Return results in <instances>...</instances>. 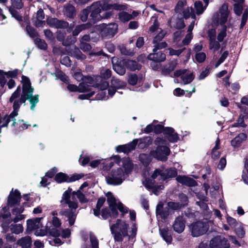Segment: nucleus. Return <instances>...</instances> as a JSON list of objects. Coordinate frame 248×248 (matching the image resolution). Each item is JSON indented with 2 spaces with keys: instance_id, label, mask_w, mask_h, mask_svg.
I'll return each mask as SVG.
<instances>
[{
  "instance_id": "44",
  "label": "nucleus",
  "mask_w": 248,
  "mask_h": 248,
  "mask_svg": "<svg viewBox=\"0 0 248 248\" xmlns=\"http://www.w3.org/2000/svg\"><path fill=\"white\" fill-rule=\"evenodd\" d=\"M26 31L29 36L32 38H34L38 36V33L36 30L30 25H28L26 26Z\"/></svg>"
},
{
  "instance_id": "59",
  "label": "nucleus",
  "mask_w": 248,
  "mask_h": 248,
  "mask_svg": "<svg viewBox=\"0 0 248 248\" xmlns=\"http://www.w3.org/2000/svg\"><path fill=\"white\" fill-rule=\"evenodd\" d=\"M174 67L173 65H170L168 67L163 68L161 71L162 75L164 76L170 75L174 70Z\"/></svg>"
},
{
  "instance_id": "50",
  "label": "nucleus",
  "mask_w": 248,
  "mask_h": 248,
  "mask_svg": "<svg viewBox=\"0 0 248 248\" xmlns=\"http://www.w3.org/2000/svg\"><path fill=\"white\" fill-rule=\"evenodd\" d=\"M206 58V54L204 52L197 53L195 55V59L198 63H202Z\"/></svg>"
},
{
  "instance_id": "37",
  "label": "nucleus",
  "mask_w": 248,
  "mask_h": 248,
  "mask_svg": "<svg viewBox=\"0 0 248 248\" xmlns=\"http://www.w3.org/2000/svg\"><path fill=\"white\" fill-rule=\"evenodd\" d=\"M56 76L60 78L61 80L66 84H68L69 79L68 77L61 70H58L56 71Z\"/></svg>"
},
{
  "instance_id": "22",
  "label": "nucleus",
  "mask_w": 248,
  "mask_h": 248,
  "mask_svg": "<svg viewBox=\"0 0 248 248\" xmlns=\"http://www.w3.org/2000/svg\"><path fill=\"white\" fill-rule=\"evenodd\" d=\"M157 216H159L163 219L166 218L169 215V209L168 208H164L163 204L159 203L156 208Z\"/></svg>"
},
{
  "instance_id": "42",
  "label": "nucleus",
  "mask_w": 248,
  "mask_h": 248,
  "mask_svg": "<svg viewBox=\"0 0 248 248\" xmlns=\"http://www.w3.org/2000/svg\"><path fill=\"white\" fill-rule=\"evenodd\" d=\"M139 159L140 161L145 166L148 165L151 161L152 159L151 157L146 154H141L139 156Z\"/></svg>"
},
{
  "instance_id": "57",
  "label": "nucleus",
  "mask_w": 248,
  "mask_h": 248,
  "mask_svg": "<svg viewBox=\"0 0 248 248\" xmlns=\"http://www.w3.org/2000/svg\"><path fill=\"white\" fill-rule=\"evenodd\" d=\"M165 36V33L161 30L154 38L153 39V44L158 43L160 42Z\"/></svg>"
},
{
  "instance_id": "5",
  "label": "nucleus",
  "mask_w": 248,
  "mask_h": 248,
  "mask_svg": "<svg viewBox=\"0 0 248 248\" xmlns=\"http://www.w3.org/2000/svg\"><path fill=\"white\" fill-rule=\"evenodd\" d=\"M107 197V202L111 210L112 216L116 217L118 215L117 209H119L122 213L124 214L127 212V209L124 205L121 203H117L116 199L112 193L110 192L106 194Z\"/></svg>"
},
{
  "instance_id": "47",
  "label": "nucleus",
  "mask_w": 248,
  "mask_h": 248,
  "mask_svg": "<svg viewBox=\"0 0 248 248\" xmlns=\"http://www.w3.org/2000/svg\"><path fill=\"white\" fill-rule=\"evenodd\" d=\"M227 26L226 25H224L223 26L222 30L218 33L217 39L219 42H221L223 41L224 38L227 35Z\"/></svg>"
},
{
  "instance_id": "21",
  "label": "nucleus",
  "mask_w": 248,
  "mask_h": 248,
  "mask_svg": "<svg viewBox=\"0 0 248 248\" xmlns=\"http://www.w3.org/2000/svg\"><path fill=\"white\" fill-rule=\"evenodd\" d=\"M124 62L126 68L131 71L140 70L142 67V65L136 61L125 59Z\"/></svg>"
},
{
  "instance_id": "51",
  "label": "nucleus",
  "mask_w": 248,
  "mask_h": 248,
  "mask_svg": "<svg viewBox=\"0 0 248 248\" xmlns=\"http://www.w3.org/2000/svg\"><path fill=\"white\" fill-rule=\"evenodd\" d=\"M9 10L13 17H15L18 21H22V16L19 14L18 11L12 8H10Z\"/></svg>"
},
{
  "instance_id": "11",
  "label": "nucleus",
  "mask_w": 248,
  "mask_h": 248,
  "mask_svg": "<svg viewBox=\"0 0 248 248\" xmlns=\"http://www.w3.org/2000/svg\"><path fill=\"white\" fill-rule=\"evenodd\" d=\"M170 154L169 148L166 146H158L155 151H151L150 155L157 160L166 161Z\"/></svg>"
},
{
  "instance_id": "25",
  "label": "nucleus",
  "mask_w": 248,
  "mask_h": 248,
  "mask_svg": "<svg viewBox=\"0 0 248 248\" xmlns=\"http://www.w3.org/2000/svg\"><path fill=\"white\" fill-rule=\"evenodd\" d=\"M142 79V75L139 78L136 74L131 73L128 76L127 82L130 85L135 86L138 83H140Z\"/></svg>"
},
{
  "instance_id": "40",
  "label": "nucleus",
  "mask_w": 248,
  "mask_h": 248,
  "mask_svg": "<svg viewBox=\"0 0 248 248\" xmlns=\"http://www.w3.org/2000/svg\"><path fill=\"white\" fill-rule=\"evenodd\" d=\"M194 6L196 9V13L198 15L202 14L205 9V8L203 7V4L201 1H196L194 3Z\"/></svg>"
},
{
  "instance_id": "27",
  "label": "nucleus",
  "mask_w": 248,
  "mask_h": 248,
  "mask_svg": "<svg viewBox=\"0 0 248 248\" xmlns=\"http://www.w3.org/2000/svg\"><path fill=\"white\" fill-rule=\"evenodd\" d=\"M177 175V171L175 169H169L162 170L161 174V180H165L168 178L173 177Z\"/></svg>"
},
{
  "instance_id": "1",
  "label": "nucleus",
  "mask_w": 248,
  "mask_h": 248,
  "mask_svg": "<svg viewBox=\"0 0 248 248\" xmlns=\"http://www.w3.org/2000/svg\"><path fill=\"white\" fill-rule=\"evenodd\" d=\"M158 120H154L152 123L141 129V133L145 134L153 133L155 135L162 134L165 138L157 137L155 140H180V135L175 131L173 128L164 126L163 122H160V124H158Z\"/></svg>"
},
{
  "instance_id": "30",
  "label": "nucleus",
  "mask_w": 248,
  "mask_h": 248,
  "mask_svg": "<svg viewBox=\"0 0 248 248\" xmlns=\"http://www.w3.org/2000/svg\"><path fill=\"white\" fill-rule=\"evenodd\" d=\"M118 16L120 20L123 22H127L133 18L132 15L124 11L120 12L118 14Z\"/></svg>"
},
{
  "instance_id": "43",
  "label": "nucleus",
  "mask_w": 248,
  "mask_h": 248,
  "mask_svg": "<svg viewBox=\"0 0 248 248\" xmlns=\"http://www.w3.org/2000/svg\"><path fill=\"white\" fill-rule=\"evenodd\" d=\"M235 232L238 236L240 238H243L244 237L245 234V231L244 229V227L243 225L239 223L237 226L234 228Z\"/></svg>"
},
{
  "instance_id": "53",
  "label": "nucleus",
  "mask_w": 248,
  "mask_h": 248,
  "mask_svg": "<svg viewBox=\"0 0 248 248\" xmlns=\"http://www.w3.org/2000/svg\"><path fill=\"white\" fill-rule=\"evenodd\" d=\"M191 12L192 13V14H191V13L189 12V10L188 8H187L186 9L183 11V17L186 19H188L190 17V16H191L192 18H195V15L194 13V10L191 7Z\"/></svg>"
},
{
  "instance_id": "29",
  "label": "nucleus",
  "mask_w": 248,
  "mask_h": 248,
  "mask_svg": "<svg viewBox=\"0 0 248 248\" xmlns=\"http://www.w3.org/2000/svg\"><path fill=\"white\" fill-rule=\"evenodd\" d=\"M111 85L116 89H123L126 86L125 82L121 80L118 78H115L114 77H112L111 79Z\"/></svg>"
},
{
  "instance_id": "38",
  "label": "nucleus",
  "mask_w": 248,
  "mask_h": 248,
  "mask_svg": "<svg viewBox=\"0 0 248 248\" xmlns=\"http://www.w3.org/2000/svg\"><path fill=\"white\" fill-rule=\"evenodd\" d=\"M90 12L91 10H90V6H88L86 8L83 9L80 13V18L81 20L83 22L86 21Z\"/></svg>"
},
{
  "instance_id": "7",
  "label": "nucleus",
  "mask_w": 248,
  "mask_h": 248,
  "mask_svg": "<svg viewBox=\"0 0 248 248\" xmlns=\"http://www.w3.org/2000/svg\"><path fill=\"white\" fill-rule=\"evenodd\" d=\"M111 76V71L107 69L102 70L100 75L95 76L96 84L94 85L96 88L102 90H106L109 86V83L106 81Z\"/></svg>"
},
{
  "instance_id": "10",
  "label": "nucleus",
  "mask_w": 248,
  "mask_h": 248,
  "mask_svg": "<svg viewBox=\"0 0 248 248\" xmlns=\"http://www.w3.org/2000/svg\"><path fill=\"white\" fill-rule=\"evenodd\" d=\"M100 7V6H98L95 2H93L90 6V10H91L89 18V23L90 24H95L102 19V16L100 15L101 10L99 8Z\"/></svg>"
},
{
  "instance_id": "20",
  "label": "nucleus",
  "mask_w": 248,
  "mask_h": 248,
  "mask_svg": "<svg viewBox=\"0 0 248 248\" xmlns=\"http://www.w3.org/2000/svg\"><path fill=\"white\" fill-rule=\"evenodd\" d=\"M148 60L152 61L162 62L166 60V55L161 51L154 52L148 55Z\"/></svg>"
},
{
  "instance_id": "28",
  "label": "nucleus",
  "mask_w": 248,
  "mask_h": 248,
  "mask_svg": "<svg viewBox=\"0 0 248 248\" xmlns=\"http://www.w3.org/2000/svg\"><path fill=\"white\" fill-rule=\"evenodd\" d=\"M161 236L168 243H170L172 241V237L169 229L167 228H160L159 229Z\"/></svg>"
},
{
  "instance_id": "8",
  "label": "nucleus",
  "mask_w": 248,
  "mask_h": 248,
  "mask_svg": "<svg viewBox=\"0 0 248 248\" xmlns=\"http://www.w3.org/2000/svg\"><path fill=\"white\" fill-rule=\"evenodd\" d=\"M124 172L121 168L112 170L110 176L106 177L107 183L110 185L121 184L124 180Z\"/></svg>"
},
{
  "instance_id": "9",
  "label": "nucleus",
  "mask_w": 248,
  "mask_h": 248,
  "mask_svg": "<svg viewBox=\"0 0 248 248\" xmlns=\"http://www.w3.org/2000/svg\"><path fill=\"white\" fill-rule=\"evenodd\" d=\"M208 226L205 222L198 221L189 226V229L193 237H198L205 234L208 230Z\"/></svg>"
},
{
  "instance_id": "60",
  "label": "nucleus",
  "mask_w": 248,
  "mask_h": 248,
  "mask_svg": "<svg viewBox=\"0 0 248 248\" xmlns=\"http://www.w3.org/2000/svg\"><path fill=\"white\" fill-rule=\"evenodd\" d=\"M155 46V48L153 49V52H156L157 50L166 48L168 45L166 42H163L161 43L158 42L156 43Z\"/></svg>"
},
{
  "instance_id": "64",
  "label": "nucleus",
  "mask_w": 248,
  "mask_h": 248,
  "mask_svg": "<svg viewBox=\"0 0 248 248\" xmlns=\"http://www.w3.org/2000/svg\"><path fill=\"white\" fill-rule=\"evenodd\" d=\"M13 7L17 9H21L23 6L22 0H11Z\"/></svg>"
},
{
  "instance_id": "54",
  "label": "nucleus",
  "mask_w": 248,
  "mask_h": 248,
  "mask_svg": "<svg viewBox=\"0 0 248 248\" xmlns=\"http://www.w3.org/2000/svg\"><path fill=\"white\" fill-rule=\"evenodd\" d=\"M243 10V6L240 3H235L233 5V11L237 16H240L242 13Z\"/></svg>"
},
{
  "instance_id": "33",
  "label": "nucleus",
  "mask_w": 248,
  "mask_h": 248,
  "mask_svg": "<svg viewBox=\"0 0 248 248\" xmlns=\"http://www.w3.org/2000/svg\"><path fill=\"white\" fill-rule=\"evenodd\" d=\"M12 232L16 234H19L23 231V227L20 224H12L10 226Z\"/></svg>"
},
{
  "instance_id": "58",
  "label": "nucleus",
  "mask_w": 248,
  "mask_h": 248,
  "mask_svg": "<svg viewBox=\"0 0 248 248\" xmlns=\"http://www.w3.org/2000/svg\"><path fill=\"white\" fill-rule=\"evenodd\" d=\"M186 26L183 18H178L175 23V28L178 30H182Z\"/></svg>"
},
{
  "instance_id": "12",
  "label": "nucleus",
  "mask_w": 248,
  "mask_h": 248,
  "mask_svg": "<svg viewBox=\"0 0 248 248\" xmlns=\"http://www.w3.org/2000/svg\"><path fill=\"white\" fill-rule=\"evenodd\" d=\"M46 23L50 27L57 29H66L69 23L63 19H59L56 17H49L46 19Z\"/></svg>"
},
{
  "instance_id": "2",
  "label": "nucleus",
  "mask_w": 248,
  "mask_h": 248,
  "mask_svg": "<svg viewBox=\"0 0 248 248\" xmlns=\"http://www.w3.org/2000/svg\"><path fill=\"white\" fill-rule=\"evenodd\" d=\"M128 224L120 219H117L116 224L110 227L111 233L114 234V239L117 241H122L123 238L128 236V239L134 238L136 234L137 229L135 227L132 228L131 234L128 235L127 228Z\"/></svg>"
},
{
  "instance_id": "24",
  "label": "nucleus",
  "mask_w": 248,
  "mask_h": 248,
  "mask_svg": "<svg viewBox=\"0 0 248 248\" xmlns=\"http://www.w3.org/2000/svg\"><path fill=\"white\" fill-rule=\"evenodd\" d=\"M176 180L183 185L189 186H194L196 184V182L195 180L186 176H178L176 178Z\"/></svg>"
},
{
  "instance_id": "46",
  "label": "nucleus",
  "mask_w": 248,
  "mask_h": 248,
  "mask_svg": "<svg viewBox=\"0 0 248 248\" xmlns=\"http://www.w3.org/2000/svg\"><path fill=\"white\" fill-rule=\"evenodd\" d=\"M219 140L217 141L216 145L212 150V157L214 159H216L220 156L219 152L217 151L219 148Z\"/></svg>"
},
{
  "instance_id": "26",
  "label": "nucleus",
  "mask_w": 248,
  "mask_h": 248,
  "mask_svg": "<svg viewBox=\"0 0 248 248\" xmlns=\"http://www.w3.org/2000/svg\"><path fill=\"white\" fill-rule=\"evenodd\" d=\"M17 244L22 248H30L31 245V240L30 236L22 237L17 242Z\"/></svg>"
},
{
  "instance_id": "4",
  "label": "nucleus",
  "mask_w": 248,
  "mask_h": 248,
  "mask_svg": "<svg viewBox=\"0 0 248 248\" xmlns=\"http://www.w3.org/2000/svg\"><path fill=\"white\" fill-rule=\"evenodd\" d=\"M22 83V93L19 99L18 100L21 103H25L26 100H29L34 91V88L31 86L30 78L24 75L21 77Z\"/></svg>"
},
{
  "instance_id": "48",
  "label": "nucleus",
  "mask_w": 248,
  "mask_h": 248,
  "mask_svg": "<svg viewBox=\"0 0 248 248\" xmlns=\"http://www.w3.org/2000/svg\"><path fill=\"white\" fill-rule=\"evenodd\" d=\"M18 74V70L16 69L13 71H9L8 72H4L3 71V75L5 77L6 76L7 78H16Z\"/></svg>"
},
{
  "instance_id": "34",
  "label": "nucleus",
  "mask_w": 248,
  "mask_h": 248,
  "mask_svg": "<svg viewBox=\"0 0 248 248\" xmlns=\"http://www.w3.org/2000/svg\"><path fill=\"white\" fill-rule=\"evenodd\" d=\"M34 43L40 49L46 50L47 48V45L45 40L37 37L34 39Z\"/></svg>"
},
{
  "instance_id": "13",
  "label": "nucleus",
  "mask_w": 248,
  "mask_h": 248,
  "mask_svg": "<svg viewBox=\"0 0 248 248\" xmlns=\"http://www.w3.org/2000/svg\"><path fill=\"white\" fill-rule=\"evenodd\" d=\"M125 59L120 60L117 57H114L112 60L113 69L118 74L123 76L126 72Z\"/></svg>"
},
{
  "instance_id": "63",
  "label": "nucleus",
  "mask_w": 248,
  "mask_h": 248,
  "mask_svg": "<svg viewBox=\"0 0 248 248\" xmlns=\"http://www.w3.org/2000/svg\"><path fill=\"white\" fill-rule=\"evenodd\" d=\"M210 68L207 66L204 70L202 71L198 77L199 80H202L208 76L210 72Z\"/></svg>"
},
{
  "instance_id": "19",
  "label": "nucleus",
  "mask_w": 248,
  "mask_h": 248,
  "mask_svg": "<svg viewBox=\"0 0 248 248\" xmlns=\"http://www.w3.org/2000/svg\"><path fill=\"white\" fill-rule=\"evenodd\" d=\"M20 193L17 190H15L14 192H11L9 196L8 200V204L9 206H12L20 202Z\"/></svg>"
},
{
  "instance_id": "14",
  "label": "nucleus",
  "mask_w": 248,
  "mask_h": 248,
  "mask_svg": "<svg viewBox=\"0 0 248 248\" xmlns=\"http://www.w3.org/2000/svg\"><path fill=\"white\" fill-rule=\"evenodd\" d=\"M210 245L212 248H228L229 247L227 241L221 236H217L212 239Z\"/></svg>"
},
{
  "instance_id": "23",
  "label": "nucleus",
  "mask_w": 248,
  "mask_h": 248,
  "mask_svg": "<svg viewBox=\"0 0 248 248\" xmlns=\"http://www.w3.org/2000/svg\"><path fill=\"white\" fill-rule=\"evenodd\" d=\"M122 166L124 170V173L126 174L130 173L134 168V164L128 158H124L122 160Z\"/></svg>"
},
{
  "instance_id": "16",
  "label": "nucleus",
  "mask_w": 248,
  "mask_h": 248,
  "mask_svg": "<svg viewBox=\"0 0 248 248\" xmlns=\"http://www.w3.org/2000/svg\"><path fill=\"white\" fill-rule=\"evenodd\" d=\"M41 219L42 218H35L28 220L27 231H32L41 228L43 227V224L41 222Z\"/></svg>"
},
{
  "instance_id": "32",
  "label": "nucleus",
  "mask_w": 248,
  "mask_h": 248,
  "mask_svg": "<svg viewBox=\"0 0 248 248\" xmlns=\"http://www.w3.org/2000/svg\"><path fill=\"white\" fill-rule=\"evenodd\" d=\"M219 42H218V41H216L215 36H214L213 38L210 37L209 42V49H214V52H216L218 50L220 47V45Z\"/></svg>"
},
{
  "instance_id": "52",
  "label": "nucleus",
  "mask_w": 248,
  "mask_h": 248,
  "mask_svg": "<svg viewBox=\"0 0 248 248\" xmlns=\"http://www.w3.org/2000/svg\"><path fill=\"white\" fill-rule=\"evenodd\" d=\"M83 81L87 84H92L93 86L96 87L94 85L96 83L95 76L93 77L91 76H84Z\"/></svg>"
},
{
  "instance_id": "18",
  "label": "nucleus",
  "mask_w": 248,
  "mask_h": 248,
  "mask_svg": "<svg viewBox=\"0 0 248 248\" xmlns=\"http://www.w3.org/2000/svg\"><path fill=\"white\" fill-rule=\"evenodd\" d=\"M137 144L136 140H133L128 144H124L118 146L116 147V150L118 152H124L128 154L134 150Z\"/></svg>"
},
{
  "instance_id": "56",
  "label": "nucleus",
  "mask_w": 248,
  "mask_h": 248,
  "mask_svg": "<svg viewBox=\"0 0 248 248\" xmlns=\"http://www.w3.org/2000/svg\"><path fill=\"white\" fill-rule=\"evenodd\" d=\"M90 241L92 245L91 248H98V241L95 236L93 235H90ZM85 248H91L86 247Z\"/></svg>"
},
{
  "instance_id": "35",
  "label": "nucleus",
  "mask_w": 248,
  "mask_h": 248,
  "mask_svg": "<svg viewBox=\"0 0 248 248\" xmlns=\"http://www.w3.org/2000/svg\"><path fill=\"white\" fill-rule=\"evenodd\" d=\"M76 37L73 36V35H70L66 37L64 39V41L62 43V44L63 46H70L74 44L76 42Z\"/></svg>"
},
{
  "instance_id": "61",
  "label": "nucleus",
  "mask_w": 248,
  "mask_h": 248,
  "mask_svg": "<svg viewBox=\"0 0 248 248\" xmlns=\"http://www.w3.org/2000/svg\"><path fill=\"white\" fill-rule=\"evenodd\" d=\"M80 48L84 52H88L91 50L92 46L90 44L86 42H81L79 45Z\"/></svg>"
},
{
  "instance_id": "36",
  "label": "nucleus",
  "mask_w": 248,
  "mask_h": 248,
  "mask_svg": "<svg viewBox=\"0 0 248 248\" xmlns=\"http://www.w3.org/2000/svg\"><path fill=\"white\" fill-rule=\"evenodd\" d=\"M244 119L245 118L241 114L238 118L236 122L232 124L233 127H242L245 128L247 125L245 123Z\"/></svg>"
},
{
  "instance_id": "6",
  "label": "nucleus",
  "mask_w": 248,
  "mask_h": 248,
  "mask_svg": "<svg viewBox=\"0 0 248 248\" xmlns=\"http://www.w3.org/2000/svg\"><path fill=\"white\" fill-rule=\"evenodd\" d=\"M118 29V26L115 23H102L99 25L100 34L103 39L112 38L117 33Z\"/></svg>"
},
{
  "instance_id": "15",
  "label": "nucleus",
  "mask_w": 248,
  "mask_h": 248,
  "mask_svg": "<svg viewBox=\"0 0 248 248\" xmlns=\"http://www.w3.org/2000/svg\"><path fill=\"white\" fill-rule=\"evenodd\" d=\"M62 13L64 16L69 20L74 19L77 14L75 6L70 3H67L64 5Z\"/></svg>"
},
{
  "instance_id": "39",
  "label": "nucleus",
  "mask_w": 248,
  "mask_h": 248,
  "mask_svg": "<svg viewBox=\"0 0 248 248\" xmlns=\"http://www.w3.org/2000/svg\"><path fill=\"white\" fill-rule=\"evenodd\" d=\"M98 5H100L99 8L102 11H108L112 9V4H109L105 1H98L95 2Z\"/></svg>"
},
{
  "instance_id": "31",
  "label": "nucleus",
  "mask_w": 248,
  "mask_h": 248,
  "mask_svg": "<svg viewBox=\"0 0 248 248\" xmlns=\"http://www.w3.org/2000/svg\"><path fill=\"white\" fill-rule=\"evenodd\" d=\"M72 54L73 56L78 60H84L86 59V56L83 54L79 48L77 47H75L74 49L72 50Z\"/></svg>"
},
{
  "instance_id": "49",
  "label": "nucleus",
  "mask_w": 248,
  "mask_h": 248,
  "mask_svg": "<svg viewBox=\"0 0 248 248\" xmlns=\"http://www.w3.org/2000/svg\"><path fill=\"white\" fill-rule=\"evenodd\" d=\"M55 180L58 183H62L63 182H67L68 176L65 174L60 172L56 174L55 176Z\"/></svg>"
},
{
  "instance_id": "17",
  "label": "nucleus",
  "mask_w": 248,
  "mask_h": 248,
  "mask_svg": "<svg viewBox=\"0 0 248 248\" xmlns=\"http://www.w3.org/2000/svg\"><path fill=\"white\" fill-rule=\"evenodd\" d=\"M174 231L180 233L182 232L185 228V223L183 217L179 216L176 217L172 225Z\"/></svg>"
},
{
  "instance_id": "62",
  "label": "nucleus",
  "mask_w": 248,
  "mask_h": 248,
  "mask_svg": "<svg viewBox=\"0 0 248 248\" xmlns=\"http://www.w3.org/2000/svg\"><path fill=\"white\" fill-rule=\"evenodd\" d=\"M73 194H76L77 195L80 202L85 203L88 202V200L85 198L84 195L81 192L80 190H78L76 192H74Z\"/></svg>"
},
{
  "instance_id": "45",
  "label": "nucleus",
  "mask_w": 248,
  "mask_h": 248,
  "mask_svg": "<svg viewBox=\"0 0 248 248\" xmlns=\"http://www.w3.org/2000/svg\"><path fill=\"white\" fill-rule=\"evenodd\" d=\"M78 87L79 93H85L91 90V86L87 84V83H85L84 82L80 83Z\"/></svg>"
},
{
  "instance_id": "3",
  "label": "nucleus",
  "mask_w": 248,
  "mask_h": 248,
  "mask_svg": "<svg viewBox=\"0 0 248 248\" xmlns=\"http://www.w3.org/2000/svg\"><path fill=\"white\" fill-rule=\"evenodd\" d=\"M71 191L68 190L65 191L62 196L61 203L68 204L70 210L64 209L60 212V214L62 216H65L68 218L70 226L74 225L76 218V214L73 210H75L78 208V203L74 201V196L71 197Z\"/></svg>"
},
{
  "instance_id": "55",
  "label": "nucleus",
  "mask_w": 248,
  "mask_h": 248,
  "mask_svg": "<svg viewBox=\"0 0 248 248\" xmlns=\"http://www.w3.org/2000/svg\"><path fill=\"white\" fill-rule=\"evenodd\" d=\"M167 206L168 208L173 210H176L183 207V204H181L179 202H168Z\"/></svg>"
},
{
  "instance_id": "41",
  "label": "nucleus",
  "mask_w": 248,
  "mask_h": 248,
  "mask_svg": "<svg viewBox=\"0 0 248 248\" xmlns=\"http://www.w3.org/2000/svg\"><path fill=\"white\" fill-rule=\"evenodd\" d=\"M195 75L192 72L186 76H182L181 77V79L183 80L184 84H188L191 83L194 79Z\"/></svg>"
}]
</instances>
